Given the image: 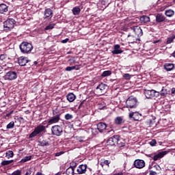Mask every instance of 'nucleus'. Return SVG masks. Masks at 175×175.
<instances>
[{
    "label": "nucleus",
    "mask_w": 175,
    "mask_h": 175,
    "mask_svg": "<svg viewBox=\"0 0 175 175\" xmlns=\"http://www.w3.org/2000/svg\"><path fill=\"white\" fill-rule=\"evenodd\" d=\"M19 49L22 54H31V51L33 50V46L28 42H23L19 45Z\"/></svg>",
    "instance_id": "1"
},
{
    "label": "nucleus",
    "mask_w": 175,
    "mask_h": 175,
    "mask_svg": "<svg viewBox=\"0 0 175 175\" xmlns=\"http://www.w3.org/2000/svg\"><path fill=\"white\" fill-rule=\"evenodd\" d=\"M169 152L167 150L161 151V152H152L148 155V158H151L153 161H159V159H162L165 155H167V154Z\"/></svg>",
    "instance_id": "2"
},
{
    "label": "nucleus",
    "mask_w": 175,
    "mask_h": 175,
    "mask_svg": "<svg viewBox=\"0 0 175 175\" xmlns=\"http://www.w3.org/2000/svg\"><path fill=\"white\" fill-rule=\"evenodd\" d=\"M127 109H136L137 107V98L133 96H129L126 100Z\"/></svg>",
    "instance_id": "3"
},
{
    "label": "nucleus",
    "mask_w": 175,
    "mask_h": 175,
    "mask_svg": "<svg viewBox=\"0 0 175 175\" xmlns=\"http://www.w3.org/2000/svg\"><path fill=\"white\" fill-rule=\"evenodd\" d=\"M42 132H46V126L39 124L34 129L33 131L30 133L29 139H33V137H36L38 135H40V133H42Z\"/></svg>",
    "instance_id": "4"
},
{
    "label": "nucleus",
    "mask_w": 175,
    "mask_h": 175,
    "mask_svg": "<svg viewBox=\"0 0 175 175\" xmlns=\"http://www.w3.org/2000/svg\"><path fill=\"white\" fill-rule=\"evenodd\" d=\"M105 92H107V85L105 83H101L94 90V94L98 96L105 95Z\"/></svg>",
    "instance_id": "5"
},
{
    "label": "nucleus",
    "mask_w": 175,
    "mask_h": 175,
    "mask_svg": "<svg viewBox=\"0 0 175 175\" xmlns=\"http://www.w3.org/2000/svg\"><path fill=\"white\" fill-rule=\"evenodd\" d=\"M16 21L13 18H8L3 22V28L5 31H12L14 28Z\"/></svg>",
    "instance_id": "6"
},
{
    "label": "nucleus",
    "mask_w": 175,
    "mask_h": 175,
    "mask_svg": "<svg viewBox=\"0 0 175 175\" xmlns=\"http://www.w3.org/2000/svg\"><path fill=\"white\" fill-rule=\"evenodd\" d=\"M53 116L48 120L49 124L46 126V128H49V125L59 122V120H61V113H57L55 111H53Z\"/></svg>",
    "instance_id": "7"
},
{
    "label": "nucleus",
    "mask_w": 175,
    "mask_h": 175,
    "mask_svg": "<svg viewBox=\"0 0 175 175\" xmlns=\"http://www.w3.org/2000/svg\"><path fill=\"white\" fill-rule=\"evenodd\" d=\"M127 31H131V33H133L134 36L140 38L143 36V30L139 26H132L127 29Z\"/></svg>",
    "instance_id": "8"
},
{
    "label": "nucleus",
    "mask_w": 175,
    "mask_h": 175,
    "mask_svg": "<svg viewBox=\"0 0 175 175\" xmlns=\"http://www.w3.org/2000/svg\"><path fill=\"white\" fill-rule=\"evenodd\" d=\"M51 132L55 136H61L64 133V129L59 125H55L51 127Z\"/></svg>",
    "instance_id": "9"
},
{
    "label": "nucleus",
    "mask_w": 175,
    "mask_h": 175,
    "mask_svg": "<svg viewBox=\"0 0 175 175\" xmlns=\"http://www.w3.org/2000/svg\"><path fill=\"white\" fill-rule=\"evenodd\" d=\"M5 80H9L10 81H12L13 80H16L17 79V72L13 70H10L6 72L4 76Z\"/></svg>",
    "instance_id": "10"
},
{
    "label": "nucleus",
    "mask_w": 175,
    "mask_h": 175,
    "mask_svg": "<svg viewBox=\"0 0 175 175\" xmlns=\"http://www.w3.org/2000/svg\"><path fill=\"white\" fill-rule=\"evenodd\" d=\"M117 135H114L113 136L109 137L106 142L107 146H109L110 147L116 146L117 144Z\"/></svg>",
    "instance_id": "11"
},
{
    "label": "nucleus",
    "mask_w": 175,
    "mask_h": 175,
    "mask_svg": "<svg viewBox=\"0 0 175 175\" xmlns=\"http://www.w3.org/2000/svg\"><path fill=\"white\" fill-rule=\"evenodd\" d=\"M129 118L131 120H133L134 121H140V117H142V113L135 111V112H130L129 114Z\"/></svg>",
    "instance_id": "12"
},
{
    "label": "nucleus",
    "mask_w": 175,
    "mask_h": 175,
    "mask_svg": "<svg viewBox=\"0 0 175 175\" xmlns=\"http://www.w3.org/2000/svg\"><path fill=\"white\" fill-rule=\"evenodd\" d=\"M133 165L136 169H143L146 166V162L144 160L137 159L134 161Z\"/></svg>",
    "instance_id": "13"
},
{
    "label": "nucleus",
    "mask_w": 175,
    "mask_h": 175,
    "mask_svg": "<svg viewBox=\"0 0 175 175\" xmlns=\"http://www.w3.org/2000/svg\"><path fill=\"white\" fill-rule=\"evenodd\" d=\"M145 95L148 99H150L151 98H154L157 95H159V92L155 90H147L145 92Z\"/></svg>",
    "instance_id": "14"
},
{
    "label": "nucleus",
    "mask_w": 175,
    "mask_h": 175,
    "mask_svg": "<svg viewBox=\"0 0 175 175\" xmlns=\"http://www.w3.org/2000/svg\"><path fill=\"white\" fill-rule=\"evenodd\" d=\"M116 137H118V139H116V145L118 147H125V143H126L125 139L121 137L120 135H116Z\"/></svg>",
    "instance_id": "15"
},
{
    "label": "nucleus",
    "mask_w": 175,
    "mask_h": 175,
    "mask_svg": "<svg viewBox=\"0 0 175 175\" xmlns=\"http://www.w3.org/2000/svg\"><path fill=\"white\" fill-rule=\"evenodd\" d=\"M28 62H29V60L27 57L21 56L18 58V64L20 66H25Z\"/></svg>",
    "instance_id": "16"
},
{
    "label": "nucleus",
    "mask_w": 175,
    "mask_h": 175,
    "mask_svg": "<svg viewBox=\"0 0 175 175\" xmlns=\"http://www.w3.org/2000/svg\"><path fill=\"white\" fill-rule=\"evenodd\" d=\"M127 40H129V43L133 44V43H136V42L139 40V38L138 37L135 36L133 33H129L127 36Z\"/></svg>",
    "instance_id": "17"
},
{
    "label": "nucleus",
    "mask_w": 175,
    "mask_h": 175,
    "mask_svg": "<svg viewBox=\"0 0 175 175\" xmlns=\"http://www.w3.org/2000/svg\"><path fill=\"white\" fill-rule=\"evenodd\" d=\"M87 172V164L80 165L77 169V172L75 174H85Z\"/></svg>",
    "instance_id": "18"
},
{
    "label": "nucleus",
    "mask_w": 175,
    "mask_h": 175,
    "mask_svg": "<svg viewBox=\"0 0 175 175\" xmlns=\"http://www.w3.org/2000/svg\"><path fill=\"white\" fill-rule=\"evenodd\" d=\"M170 89L163 87L160 92L161 98H166L167 95H170Z\"/></svg>",
    "instance_id": "19"
},
{
    "label": "nucleus",
    "mask_w": 175,
    "mask_h": 175,
    "mask_svg": "<svg viewBox=\"0 0 175 175\" xmlns=\"http://www.w3.org/2000/svg\"><path fill=\"white\" fill-rule=\"evenodd\" d=\"M107 128V124L105 122H99L97 124V129L100 132V133H103L104 131H106Z\"/></svg>",
    "instance_id": "20"
},
{
    "label": "nucleus",
    "mask_w": 175,
    "mask_h": 175,
    "mask_svg": "<svg viewBox=\"0 0 175 175\" xmlns=\"http://www.w3.org/2000/svg\"><path fill=\"white\" fill-rule=\"evenodd\" d=\"M53 10L50 8H47L44 12V18H53Z\"/></svg>",
    "instance_id": "21"
},
{
    "label": "nucleus",
    "mask_w": 175,
    "mask_h": 175,
    "mask_svg": "<svg viewBox=\"0 0 175 175\" xmlns=\"http://www.w3.org/2000/svg\"><path fill=\"white\" fill-rule=\"evenodd\" d=\"M76 166H77V165L75 163V165L70 166V167H68L66 170V174H67V175H75V174H76V173H75V169H76Z\"/></svg>",
    "instance_id": "22"
},
{
    "label": "nucleus",
    "mask_w": 175,
    "mask_h": 175,
    "mask_svg": "<svg viewBox=\"0 0 175 175\" xmlns=\"http://www.w3.org/2000/svg\"><path fill=\"white\" fill-rule=\"evenodd\" d=\"M125 123V120L121 116H118L114 119V124L116 125H122Z\"/></svg>",
    "instance_id": "23"
},
{
    "label": "nucleus",
    "mask_w": 175,
    "mask_h": 175,
    "mask_svg": "<svg viewBox=\"0 0 175 175\" xmlns=\"http://www.w3.org/2000/svg\"><path fill=\"white\" fill-rule=\"evenodd\" d=\"M166 20V17L165 15H163L162 14H157L156 16V22L157 23H164V21Z\"/></svg>",
    "instance_id": "24"
},
{
    "label": "nucleus",
    "mask_w": 175,
    "mask_h": 175,
    "mask_svg": "<svg viewBox=\"0 0 175 175\" xmlns=\"http://www.w3.org/2000/svg\"><path fill=\"white\" fill-rule=\"evenodd\" d=\"M163 66H164V69L167 72H170L174 69V64L172 63H165Z\"/></svg>",
    "instance_id": "25"
},
{
    "label": "nucleus",
    "mask_w": 175,
    "mask_h": 175,
    "mask_svg": "<svg viewBox=\"0 0 175 175\" xmlns=\"http://www.w3.org/2000/svg\"><path fill=\"white\" fill-rule=\"evenodd\" d=\"M121 46L120 44H116L113 48V51H112V54H122V50L120 49Z\"/></svg>",
    "instance_id": "26"
},
{
    "label": "nucleus",
    "mask_w": 175,
    "mask_h": 175,
    "mask_svg": "<svg viewBox=\"0 0 175 175\" xmlns=\"http://www.w3.org/2000/svg\"><path fill=\"white\" fill-rule=\"evenodd\" d=\"M9 10V6L6 5L5 3L0 4V13L1 14H3V13H6Z\"/></svg>",
    "instance_id": "27"
},
{
    "label": "nucleus",
    "mask_w": 175,
    "mask_h": 175,
    "mask_svg": "<svg viewBox=\"0 0 175 175\" xmlns=\"http://www.w3.org/2000/svg\"><path fill=\"white\" fill-rule=\"evenodd\" d=\"M67 100L68 102H75L76 100V95L73 93H68L66 96Z\"/></svg>",
    "instance_id": "28"
},
{
    "label": "nucleus",
    "mask_w": 175,
    "mask_h": 175,
    "mask_svg": "<svg viewBox=\"0 0 175 175\" xmlns=\"http://www.w3.org/2000/svg\"><path fill=\"white\" fill-rule=\"evenodd\" d=\"M155 120H157V118H155V116H149L147 123L149 124L150 126H152V125L155 124Z\"/></svg>",
    "instance_id": "29"
},
{
    "label": "nucleus",
    "mask_w": 175,
    "mask_h": 175,
    "mask_svg": "<svg viewBox=\"0 0 175 175\" xmlns=\"http://www.w3.org/2000/svg\"><path fill=\"white\" fill-rule=\"evenodd\" d=\"M141 23L146 24V23H150V18L148 16L144 15L139 18Z\"/></svg>",
    "instance_id": "30"
},
{
    "label": "nucleus",
    "mask_w": 175,
    "mask_h": 175,
    "mask_svg": "<svg viewBox=\"0 0 175 175\" xmlns=\"http://www.w3.org/2000/svg\"><path fill=\"white\" fill-rule=\"evenodd\" d=\"M39 146H40V147H47L49 146H50V142H49V141L46 140V139H43L42 141L39 142Z\"/></svg>",
    "instance_id": "31"
},
{
    "label": "nucleus",
    "mask_w": 175,
    "mask_h": 175,
    "mask_svg": "<svg viewBox=\"0 0 175 175\" xmlns=\"http://www.w3.org/2000/svg\"><path fill=\"white\" fill-rule=\"evenodd\" d=\"M165 14L167 17H173V16H174V12L173 10H166L165 11Z\"/></svg>",
    "instance_id": "32"
},
{
    "label": "nucleus",
    "mask_w": 175,
    "mask_h": 175,
    "mask_svg": "<svg viewBox=\"0 0 175 175\" xmlns=\"http://www.w3.org/2000/svg\"><path fill=\"white\" fill-rule=\"evenodd\" d=\"M72 12L74 16H77L80 14V12H81V10L79 7H75L72 8Z\"/></svg>",
    "instance_id": "33"
},
{
    "label": "nucleus",
    "mask_w": 175,
    "mask_h": 175,
    "mask_svg": "<svg viewBox=\"0 0 175 175\" xmlns=\"http://www.w3.org/2000/svg\"><path fill=\"white\" fill-rule=\"evenodd\" d=\"M79 66H68L66 68L65 70L66 72H71V70H79Z\"/></svg>",
    "instance_id": "34"
},
{
    "label": "nucleus",
    "mask_w": 175,
    "mask_h": 175,
    "mask_svg": "<svg viewBox=\"0 0 175 175\" xmlns=\"http://www.w3.org/2000/svg\"><path fill=\"white\" fill-rule=\"evenodd\" d=\"M32 159V156H26L23 159H22L19 162L20 163H25V162H28V161H31Z\"/></svg>",
    "instance_id": "35"
},
{
    "label": "nucleus",
    "mask_w": 175,
    "mask_h": 175,
    "mask_svg": "<svg viewBox=\"0 0 175 175\" xmlns=\"http://www.w3.org/2000/svg\"><path fill=\"white\" fill-rule=\"evenodd\" d=\"M175 34H173L172 36L167 38L166 44H170L174 42Z\"/></svg>",
    "instance_id": "36"
},
{
    "label": "nucleus",
    "mask_w": 175,
    "mask_h": 175,
    "mask_svg": "<svg viewBox=\"0 0 175 175\" xmlns=\"http://www.w3.org/2000/svg\"><path fill=\"white\" fill-rule=\"evenodd\" d=\"M13 162H14V160H5L1 162V165L2 166H6L10 165V163H13Z\"/></svg>",
    "instance_id": "37"
},
{
    "label": "nucleus",
    "mask_w": 175,
    "mask_h": 175,
    "mask_svg": "<svg viewBox=\"0 0 175 175\" xmlns=\"http://www.w3.org/2000/svg\"><path fill=\"white\" fill-rule=\"evenodd\" d=\"M33 175L35 174V169L30 167L29 169L26 170V172L25 174V175Z\"/></svg>",
    "instance_id": "38"
},
{
    "label": "nucleus",
    "mask_w": 175,
    "mask_h": 175,
    "mask_svg": "<svg viewBox=\"0 0 175 175\" xmlns=\"http://www.w3.org/2000/svg\"><path fill=\"white\" fill-rule=\"evenodd\" d=\"M111 70H105L102 73L101 77H107V76H111Z\"/></svg>",
    "instance_id": "39"
},
{
    "label": "nucleus",
    "mask_w": 175,
    "mask_h": 175,
    "mask_svg": "<svg viewBox=\"0 0 175 175\" xmlns=\"http://www.w3.org/2000/svg\"><path fill=\"white\" fill-rule=\"evenodd\" d=\"M54 27H55V23H50L45 27V31H49L50 29H53Z\"/></svg>",
    "instance_id": "40"
},
{
    "label": "nucleus",
    "mask_w": 175,
    "mask_h": 175,
    "mask_svg": "<svg viewBox=\"0 0 175 175\" xmlns=\"http://www.w3.org/2000/svg\"><path fill=\"white\" fill-rule=\"evenodd\" d=\"M5 155L7 158H13V155H14V153L12 150H8L6 152Z\"/></svg>",
    "instance_id": "41"
},
{
    "label": "nucleus",
    "mask_w": 175,
    "mask_h": 175,
    "mask_svg": "<svg viewBox=\"0 0 175 175\" xmlns=\"http://www.w3.org/2000/svg\"><path fill=\"white\" fill-rule=\"evenodd\" d=\"M153 169L157 172V173H161V171L162 170V168H161V166L159 165L156 164L153 166Z\"/></svg>",
    "instance_id": "42"
},
{
    "label": "nucleus",
    "mask_w": 175,
    "mask_h": 175,
    "mask_svg": "<svg viewBox=\"0 0 175 175\" xmlns=\"http://www.w3.org/2000/svg\"><path fill=\"white\" fill-rule=\"evenodd\" d=\"M7 129H13L14 128V122H10L6 126Z\"/></svg>",
    "instance_id": "43"
},
{
    "label": "nucleus",
    "mask_w": 175,
    "mask_h": 175,
    "mask_svg": "<svg viewBox=\"0 0 175 175\" xmlns=\"http://www.w3.org/2000/svg\"><path fill=\"white\" fill-rule=\"evenodd\" d=\"M65 120H72L73 118V115H70V113H66L64 116Z\"/></svg>",
    "instance_id": "44"
},
{
    "label": "nucleus",
    "mask_w": 175,
    "mask_h": 175,
    "mask_svg": "<svg viewBox=\"0 0 175 175\" xmlns=\"http://www.w3.org/2000/svg\"><path fill=\"white\" fill-rule=\"evenodd\" d=\"M149 144L152 146L154 147L157 144V139H152L150 142Z\"/></svg>",
    "instance_id": "45"
},
{
    "label": "nucleus",
    "mask_w": 175,
    "mask_h": 175,
    "mask_svg": "<svg viewBox=\"0 0 175 175\" xmlns=\"http://www.w3.org/2000/svg\"><path fill=\"white\" fill-rule=\"evenodd\" d=\"M85 139V137H76V139L79 140L80 143H83Z\"/></svg>",
    "instance_id": "46"
},
{
    "label": "nucleus",
    "mask_w": 175,
    "mask_h": 175,
    "mask_svg": "<svg viewBox=\"0 0 175 175\" xmlns=\"http://www.w3.org/2000/svg\"><path fill=\"white\" fill-rule=\"evenodd\" d=\"M123 77L125 79V80H131V75L128 73L124 74Z\"/></svg>",
    "instance_id": "47"
},
{
    "label": "nucleus",
    "mask_w": 175,
    "mask_h": 175,
    "mask_svg": "<svg viewBox=\"0 0 175 175\" xmlns=\"http://www.w3.org/2000/svg\"><path fill=\"white\" fill-rule=\"evenodd\" d=\"M12 175H21V170H17L15 172H14Z\"/></svg>",
    "instance_id": "48"
},
{
    "label": "nucleus",
    "mask_w": 175,
    "mask_h": 175,
    "mask_svg": "<svg viewBox=\"0 0 175 175\" xmlns=\"http://www.w3.org/2000/svg\"><path fill=\"white\" fill-rule=\"evenodd\" d=\"M6 57H7L6 54H2L0 55L1 61H3V60L6 59Z\"/></svg>",
    "instance_id": "49"
},
{
    "label": "nucleus",
    "mask_w": 175,
    "mask_h": 175,
    "mask_svg": "<svg viewBox=\"0 0 175 175\" xmlns=\"http://www.w3.org/2000/svg\"><path fill=\"white\" fill-rule=\"evenodd\" d=\"M63 154H65V152L61 151V152L55 153V157H61V155H63Z\"/></svg>",
    "instance_id": "50"
},
{
    "label": "nucleus",
    "mask_w": 175,
    "mask_h": 175,
    "mask_svg": "<svg viewBox=\"0 0 175 175\" xmlns=\"http://www.w3.org/2000/svg\"><path fill=\"white\" fill-rule=\"evenodd\" d=\"M159 174V172H157L155 171L150 170L149 175H158Z\"/></svg>",
    "instance_id": "51"
},
{
    "label": "nucleus",
    "mask_w": 175,
    "mask_h": 175,
    "mask_svg": "<svg viewBox=\"0 0 175 175\" xmlns=\"http://www.w3.org/2000/svg\"><path fill=\"white\" fill-rule=\"evenodd\" d=\"M107 133L108 135H114V130L111 129V130H109V131H107Z\"/></svg>",
    "instance_id": "52"
},
{
    "label": "nucleus",
    "mask_w": 175,
    "mask_h": 175,
    "mask_svg": "<svg viewBox=\"0 0 175 175\" xmlns=\"http://www.w3.org/2000/svg\"><path fill=\"white\" fill-rule=\"evenodd\" d=\"M110 163L111 162L109 160H105L103 162L104 165H107V166H109L110 165Z\"/></svg>",
    "instance_id": "53"
},
{
    "label": "nucleus",
    "mask_w": 175,
    "mask_h": 175,
    "mask_svg": "<svg viewBox=\"0 0 175 175\" xmlns=\"http://www.w3.org/2000/svg\"><path fill=\"white\" fill-rule=\"evenodd\" d=\"M69 42V38H66L65 40H62V43H68Z\"/></svg>",
    "instance_id": "54"
},
{
    "label": "nucleus",
    "mask_w": 175,
    "mask_h": 175,
    "mask_svg": "<svg viewBox=\"0 0 175 175\" xmlns=\"http://www.w3.org/2000/svg\"><path fill=\"white\" fill-rule=\"evenodd\" d=\"M13 113V111H11L10 113H6L5 117H10V115Z\"/></svg>",
    "instance_id": "55"
},
{
    "label": "nucleus",
    "mask_w": 175,
    "mask_h": 175,
    "mask_svg": "<svg viewBox=\"0 0 175 175\" xmlns=\"http://www.w3.org/2000/svg\"><path fill=\"white\" fill-rule=\"evenodd\" d=\"M171 94H175V88H173L171 90Z\"/></svg>",
    "instance_id": "56"
},
{
    "label": "nucleus",
    "mask_w": 175,
    "mask_h": 175,
    "mask_svg": "<svg viewBox=\"0 0 175 175\" xmlns=\"http://www.w3.org/2000/svg\"><path fill=\"white\" fill-rule=\"evenodd\" d=\"M159 42H161V40H154L153 42L154 44H156V43H159Z\"/></svg>",
    "instance_id": "57"
},
{
    "label": "nucleus",
    "mask_w": 175,
    "mask_h": 175,
    "mask_svg": "<svg viewBox=\"0 0 175 175\" xmlns=\"http://www.w3.org/2000/svg\"><path fill=\"white\" fill-rule=\"evenodd\" d=\"M84 102H81L78 107V109H81V106H83Z\"/></svg>",
    "instance_id": "58"
},
{
    "label": "nucleus",
    "mask_w": 175,
    "mask_h": 175,
    "mask_svg": "<svg viewBox=\"0 0 175 175\" xmlns=\"http://www.w3.org/2000/svg\"><path fill=\"white\" fill-rule=\"evenodd\" d=\"M36 175H44V174H42V172H37L36 173Z\"/></svg>",
    "instance_id": "59"
},
{
    "label": "nucleus",
    "mask_w": 175,
    "mask_h": 175,
    "mask_svg": "<svg viewBox=\"0 0 175 175\" xmlns=\"http://www.w3.org/2000/svg\"><path fill=\"white\" fill-rule=\"evenodd\" d=\"M172 55L175 58V51L172 54Z\"/></svg>",
    "instance_id": "60"
},
{
    "label": "nucleus",
    "mask_w": 175,
    "mask_h": 175,
    "mask_svg": "<svg viewBox=\"0 0 175 175\" xmlns=\"http://www.w3.org/2000/svg\"><path fill=\"white\" fill-rule=\"evenodd\" d=\"M42 124V125H46V121L43 122Z\"/></svg>",
    "instance_id": "61"
},
{
    "label": "nucleus",
    "mask_w": 175,
    "mask_h": 175,
    "mask_svg": "<svg viewBox=\"0 0 175 175\" xmlns=\"http://www.w3.org/2000/svg\"><path fill=\"white\" fill-rule=\"evenodd\" d=\"M34 65H38V62H34Z\"/></svg>",
    "instance_id": "62"
},
{
    "label": "nucleus",
    "mask_w": 175,
    "mask_h": 175,
    "mask_svg": "<svg viewBox=\"0 0 175 175\" xmlns=\"http://www.w3.org/2000/svg\"><path fill=\"white\" fill-rule=\"evenodd\" d=\"M124 34H122V35L121 36V37L122 38V36H124Z\"/></svg>",
    "instance_id": "63"
},
{
    "label": "nucleus",
    "mask_w": 175,
    "mask_h": 175,
    "mask_svg": "<svg viewBox=\"0 0 175 175\" xmlns=\"http://www.w3.org/2000/svg\"><path fill=\"white\" fill-rule=\"evenodd\" d=\"M100 165L103 167V165H102V163H100Z\"/></svg>",
    "instance_id": "64"
}]
</instances>
